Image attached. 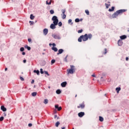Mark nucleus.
<instances>
[{
  "instance_id": "1",
  "label": "nucleus",
  "mask_w": 129,
  "mask_h": 129,
  "mask_svg": "<svg viewBox=\"0 0 129 129\" xmlns=\"http://www.w3.org/2000/svg\"><path fill=\"white\" fill-rule=\"evenodd\" d=\"M126 12V10H118L117 11H116L112 15V17L113 18V19H114L115 18H116V17H117V16H118V15H119L120 14H122V13H124Z\"/></svg>"
},
{
  "instance_id": "2",
  "label": "nucleus",
  "mask_w": 129,
  "mask_h": 129,
  "mask_svg": "<svg viewBox=\"0 0 129 129\" xmlns=\"http://www.w3.org/2000/svg\"><path fill=\"white\" fill-rule=\"evenodd\" d=\"M82 40L84 41H87V40H88V35L87 34H85L84 35H81L78 38V42H82Z\"/></svg>"
},
{
  "instance_id": "3",
  "label": "nucleus",
  "mask_w": 129,
  "mask_h": 129,
  "mask_svg": "<svg viewBox=\"0 0 129 129\" xmlns=\"http://www.w3.org/2000/svg\"><path fill=\"white\" fill-rule=\"evenodd\" d=\"M67 72L68 74H73L74 72H75V67L71 65V69L67 70Z\"/></svg>"
},
{
  "instance_id": "4",
  "label": "nucleus",
  "mask_w": 129,
  "mask_h": 129,
  "mask_svg": "<svg viewBox=\"0 0 129 129\" xmlns=\"http://www.w3.org/2000/svg\"><path fill=\"white\" fill-rule=\"evenodd\" d=\"M51 20L52 21H53V24H54V25H58L59 20H58L57 16H53Z\"/></svg>"
},
{
  "instance_id": "5",
  "label": "nucleus",
  "mask_w": 129,
  "mask_h": 129,
  "mask_svg": "<svg viewBox=\"0 0 129 129\" xmlns=\"http://www.w3.org/2000/svg\"><path fill=\"white\" fill-rule=\"evenodd\" d=\"M52 37H53V38L56 40H60V39H61V37H60V35H59V34H52Z\"/></svg>"
},
{
  "instance_id": "6",
  "label": "nucleus",
  "mask_w": 129,
  "mask_h": 129,
  "mask_svg": "<svg viewBox=\"0 0 129 129\" xmlns=\"http://www.w3.org/2000/svg\"><path fill=\"white\" fill-rule=\"evenodd\" d=\"M68 59L70 61H71V60H72V57L71 56H69V55H67L66 57L64 59V62H66V63H67V62H68Z\"/></svg>"
},
{
  "instance_id": "7",
  "label": "nucleus",
  "mask_w": 129,
  "mask_h": 129,
  "mask_svg": "<svg viewBox=\"0 0 129 129\" xmlns=\"http://www.w3.org/2000/svg\"><path fill=\"white\" fill-rule=\"evenodd\" d=\"M66 12V9H62L61 10V13L62 14V19L63 20L66 19V15H65V13Z\"/></svg>"
},
{
  "instance_id": "8",
  "label": "nucleus",
  "mask_w": 129,
  "mask_h": 129,
  "mask_svg": "<svg viewBox=\"0 0 129 129\" xmlns=\"http://www.w3.org/2000/svg\"><path fill=\"white\" fill-rule=\"evenodd\" d=\"M85 107V104H84V102H83L82 104H80L79 106H77L78 108H81L82 109H83Z\"/></svg>"
},
{
  "instance_id": "9",
  "label": "nucleus",
  "mask_w": 129,
  "mask_h": 129,
  "mask_svg": "<svg viewBox=\"0 0 129 129\" xmlns=\"http://www.w3.org/2000/svg\"><path fill=\"white\" fill-rule=\"evenodd\" d=\"M55 108H56V109H57L58 111H60V110L62 109V107H59V105L57 104L55 105Z\"/></svg>"
},
{
  "instance_id": "10",
  "label": "nucleus",
  "mask_w": 129,
  "mask_h": 129,
  "mask_svg": "<svg viewBox=\"0 0 129 129\" xmlns=\"http://www.w3.org/2000/svg\"><path fill=\"white\" fill-rule=\"evenodd\" d=\"M57 26V25H55L54 24H51L50 25V29H52V30H54V29H56V26Z\"/></svg>"
},
{
  "instance_id": "11",
  "label": "nucleus",
  "mask_w": 129,
  "mask_h": 129,
  "mask_svg": "<svg viewBox=\"0 0 129 129\" xmlns=\"http://www.w3.org/2000/svg\"><path fill=\"white\" fill-rule=\"evenodd\" d=\"M48 29L45 28L43 29V34L44 35H45V36H46V35L48 34Z\"/></svg>"
},
{
  "instance_id": "12",
  "label": "nucleus",
  "mask_w": 129,
  "mask_h": 129,
  "mask_svg": "<svg viewBox=\"0 0 129 129\" xmlns=\"http://www.w3.org/2000/svg\"><path fill=\"white\" fill-rule=\"evenodd\" d=\"M85 114V113L84 112H80L78 113V116L79 117H82Z\"/></svg>"
},
{
  "instance_id": "13",
  "label": "nucleus",
  "mask_w": 129,
  "mask_h": 129,
  "mask_svg": "<svg viewBox=\"0 0 129 129\" xmlns=\"http://www.w3.org/2000/svg\"><path fill=\"white\" fill-rule=\"evenodd\" d=\"M123 44V42H122V40L119 39L118 41V46H122Z\"/></svg>"
},
{
  "instance_id": "14",
  "label": "nucleus",
  "mask_w": 129,
  "mask_h": 129,
  "mask_svg": "<svg viewBox=\"0 0 129 129\" xmlns=\"http://www.w3.org/2000/svg\"><path fill=\"white\" fill-rule=\"evenodd\" d=\"M66 85H67V82H63L61 83V86L62 87H66Z\"/></svg>"
},
{
  "instance_id": "15",
  "label": "nucleus",
  "mask_w": 129,
  "mask_h": 129,
  "mask_svg": "<svg viewBox=\"0 0 129 129\" xmlns=\"http://www.w3.org/2000/svg\"><path fill=\"white\" fill-rule=\"evenodd\" d=\"M64 52L63 49H60L58 50V52L57 53V55H59V54H62Z\"/></svg>"
},
{
  "instance_id": "16",
  "label": "nucleus",
  "mask_w": 129,
  "mask_h": 129,
  "mask_svg": "<svg viewBox=\"0 0 129 129\" xmlns=\"http://www.w3.org/2000/svg\"><path fill=\"white\" fill-rule=\"evenodd\" d=\"M1 109L3 111H7V108L4 105L1 106Z\"/></svg>"
},
{
  "instance_id": "17",
  "label": "nucleus",
  "mask_w": 129,
  "mask_h": 129,
  "mask_svg": "<svg viewBox=\"0 0 129 129\" xmlns=\"http://www.w3.org/2000/svg\"><path fill=\"white\" fill-rule=\"evenodd\" d=\"M51 50H53L54 52H57L58 51V48L55 47H51Z\"/></svg>"
},
{
  "instance_id": "18",
  "label": "nucleus",
  "mask_w": 129,
  "mask_h": 129,
  "mask_svg": "<svg viewBox=\"0 0 129 129\" xmlns=\"http://www.w3.org/2000/svg\"><path fill=\"white\" fill-rule=\"evenodd\" d=\"M46 3V5H51V4H52V0H47Z\"/></svg>"
},
{
  "instance_id": "19",
  "label": "nucleus",
  "mask_w": 129,
  "mask_h": 129,
  "mask_svg": "<svg viewBox=\"0 0 129 129\" xmlns=\"http://www.w3.org/2000/svg\"><path fill=\"white\" fill-rule=\"evenodd\" d=\"M120 38L121 40H124V39H126V36L125 35H122L120 36Z\"/></svg>"
},
{
  "instance_id": "20",
  "label": "nucleus",
  "mask_w": 129,
  "mask_h": 129,
  "mask_svg": "<svg viewBox=\"0 0 129 129\" xmlns=\"http://www.w3.org/2000/svg\"><path fill=\"white\" fill-rule=\"evenodd\" d=\"M24 47L26 49H27L28 51H30V50H31V47L28 46V45H25Z\"/></svg>"
},
{
  "instance_id": "21",
  "label": "nucleus",
  "mask_w": 129,
  "mask_h": 129,
  "mask_svg": "<svg viewBox=\"0 0 129 129\" xmlns=\"http://www.w3.org/2000/svg\"><path fill=\"white\" fill-rule=\"evenodd\" d=\"M34 73H36L37 75H40V71L39 70H34Z\"/></svg>"
},
{
  "instance_id": "22",
  "label": "nucleus",
  "mask_w": 129,
  "mask_h": 129,
  "mask_svg": "<svg viewBox=\"0 0 129 129\" xmlns=\"http://www.w3.org/2000/svg\"><path fill=\"white\" fill-rule=\"evenodd\" d=\"M48 102H49V100H48V99H45L43 102L44 104H47Z\"/></svg>"
},
{
  "instance_id": "23",
  "label": "nucleus",
  "mask_w": 129,
  "mask_h": 129,
  "mask_svg": "<svg viewBox=\"0 0 129 129\" xmlns=\"http://www.w3.org/2000/svg\"><path fill=\"white\" fill-rule=\"evenodd\" d=\"M114 11V7H112L111 9H109V12H113Z\"/></svg>"
},
{
  "instance_id": "24",
  "label": "nucleus",
  "mask_w": 129,
  "mask_h": 129,
  "mask_svg": "<svg viewBox=\"0 0 129 129\" xmlns=\"http://www.w3.org/2000/svg\"><path fill=\"white\" fill-rule=\"evenodd\" d=\"M88 39H89L90 40L91 39V38H92V34H89L88 35Z\"/></svg>"
},
{
  "instance_id": "25",
  "label": "nucleus",
  "mask_w": 129,
  "mask_h": 129,
  "mask_svg": "<svg viewBox=\"0 0 129 129\" xmlns=\"http://www.w3.org/2000/svg\"><path fill=\"white\" fill-rule=\"evenodd\" d=\"M116 91H117V93H119V91H120V87L116 88Z\"/></svg>"
},
{
  "instance_id": "26",
  "label": "nucleus",
  "mask_w": 129,
  "mask_h": 129,
  "mask_svg": "<svg viewBox=\"0 0 129 129\" xmlns=\"http://www.w3.org/2000/svg\"><path fill=\"white\" fill-rule=\"evenodd\" d=\"M56 93L57 94H60V93H61V90H57L56 91Z\"/></svg>"
},
{
  "instance_id": "27",
  "label": "nucleus",
  "mask_w": 129,
  "mask_h": 129,
  "mask_svg": "<svg viewBox=\"0 0 129 129\" xmlns=\"http://www.w3.org/2000/svg\"><path fill=\"white\" fill-rule=\"evenodd\" d=\"M59 124H60V122L57 121L55 123V126L56 127H58V126H59Z\"/></svg>"
},
{
  "instance_id": "28",
  "label": "nucleus",
  "mask_w": 129,
  "mask_h": 129,
  "mask_svg": "<svg viewBox=\"0 0 129 129\" xmlns=\"http://www.w3.org/2000/svg\"><path fill=\"white\" fill-rule=\"evenodd\" d=\"M37 95V92H34L32 93V96H36Z\"/></svg>"
},
{
  "instance_id": "29",
  "label": "nucleus",
  "mask_w": 129,
  "mask_h": 129,
  "mask_svg": "<svg viewBox=\"0 0 129 129\" xmlns=\"http://www.w3.org/2000/svg\"><path fill=\"white\" fill-rule=\"evenodd\" d=\"M85 13L87 15V16H89V11H88V10H85Z\"/></svg>"
},
{
  "instance_id": "30",
  "label": "nucleus",
  "mask_w": 129,
  "mask_h": 129,
  "mask_svg": "<svg viewBox=\"0 0 129 129\" xmlns=\"http://www.w3.org/2000/svg\"><path fill=\"white\" fill-rule=\"evenodd\" d=\"M34 18H35V16H33V14H31L30 15V19H31V20H34Z\"/></svg>"
},
{
  "instance_id": "31",
  "label": "nucleus",
  "mask_w": 129,
  "mask_h": 129,
  "mask_svg": "<svg viewBox=\"0 0 129 129\" xmlns=\"http://www.w3.org/2000/svg\"><path fill=\"white\" fill-rule=\"evenodd\" d=\"M99 120H100V121H103V120H104L103 117H102L101 116H99Z\"/></svg>"
},
{
  "instance_id": "32",
  "label": "nucleus",
  "mask_w": 129,
  "mask_h": 129,
  "mask_svg": "<svg viewBox=\"0 0 129 129\" xmlns=\"http://www.w3.org/2000/svg\"><path fill=\"white\" fill-rule=\"evenodd\" d=\"M75 22L76 23H79V22H80V20H79V19L77 18L75 19Z\"/></svg>"
},
{
  "instance_id": "33",
  "label": "nucleus",
  "mask_w": 129,
  "mask_h": 129,
  "mask_svg": "<svg viewBox=\"0 0 129 129\" xmlns=\"http://www.w3.org/2000/svg\"><path fill=\"white\" fill-rule=\"evenodd\" d=\"M55 62H56V60H55V59H52L51 61V65H53V64H54V63H55Z\"/></svg>"
},
{
  "instance_id": "34",
  "label": "nucleus",
  "mask_w": 129,
  "mask_h": 129,
  "mask_svg": "<svg viewBox=\"0 0 129 129\" xmlns=\"http://www.w3.org/2000/svg\"><path fill=\"white\" fill-rule=\"evenodd\" d=\"M20 51L21 52H24V51H25V48L24 47H21L20 48Z\"/></svg>"
},
{
  "instance_id": "35",
  "label": "nucleus",
  "mask_w": 129,
  "mask_h": 129,
  "mask_svg": "<svg viewBox=\"0 0 129 129\" xmlns=\"http://www.w3.org/2000/svg\"><path fill=\"white\" fill-rule=\"evenodd\" d=\"M107 53V49L106 48L104 49V52H103V54H105Z\"/></svg>"
},
{
  "instance_id": "36",
  "label": "nucleus",
  "mask_w": 129,
  "mask_h": 129,
  "mask_svg": "<svg viewBox=\"0 0 129 129\" xmlns=\"http://www.w3.org/2000/svg\"><path fill=\"white\" fill-rule=\"evenodd\" d=\"M83 32V30L81 29L80 30H78V33H79V34H80L81 33H82Z\"/></svg>"
},
{
  "instance_id": "37",
  "label": "nucleus",
  "mask_w": 129,
  "mask_h": 129,
  "mask_svg": "<svg viewBox=\"0 0 129 129\" xmlns=\"http://www.w3.org/2000/svg\"><path fill=\"white\" fill-rule=\"evenodd\" d=\"M54 118H55L56 119H59V117H57V115H54Z\"/></svg>"
},
{
  "instance_id": "38",
  "label": "nucleus",
  "mask_w": 129,
  "mask_h": 129,
  "mask_svg": "<svg viewBox=\"0 0 129 129\" xmlns=\"http://www.w3.org/2000/svg\"><path fill=\"white\" fill-rule=\"evenodd\" d=\"M50 13L51 14V15H53V14H54V10H51L50 11Z\"/></svg>"
},
{
  "instance_id": "39",
  "label": "nucleus",
  "mask_w": 129,
  "mask_h": 129,
  "mask_svg": "<svg viewBox=\"0 0 129 129\" xmlns=\"http://www.w3.org/2000/svg\"><path fill=\"white\" fill-rule=\"evenodd\" d=\"M59 27H62V22H59L58 24Z\"/></svg>"
},
{
  "instance_id": "40",
  "label": "nucleus",
  "mask_w": 129,
  "mask_h": 129,
  "mask_svg": "<svg viewBox=\"0 0 129 129\" xmlns=\"http://www.w3.org/2000/svg\"><path fill=\"white\" fill-rule=\"evenodd\" d=\"M4 116H2L0 117V121H3L4 120Z\"/></svg>"
},
{
  "instance_id": "41",
  "label": "nucleus",
  "mask_w": 129,
  "mask_h": 129,
  "mask_svg": "<svg viewBox=\"0 0 129 129\" xmlns=\"http://www.w3.org/2000/svg\"><path fill=\"white\" fill-rule=\"evenodd\" d=\"M105 6H106V9H108V8H109L110 5L107 4H105Z\"/></svg>"
},
{
  "instance_id": "42",
  "label": "nucleus",
  "mask_w": 129,
  "mask_h": 129,
  "mask_svg": "<svg viewBox=\"0 0 129 129\" xmlns=\"http://www.w3.org/2000/svg\"><path fill=\"white\" fill-rule=\"evenodd\" d=\"M40 73L41 74H44V72L43 71V69H40Z\"/></svg>"
},
{
  "instance_id": "43",
  "label": "nucleus",
  "mask_w": 129,
  "mask_h": 129,
  "mask_svg": "<svg viewBox=\"0 0 129 129\" xmlns=\"http://www.w3.org/2000/svg\"><path fill=\"white\" fill-rule=\"evenodd\" d=\"M28 41L29 43H31V42H32V39L31 38H28Z\"/></svg>"
},
{
  "instance_id": "44",
  "label": "nucleus",
  "mask_w": 129,
  "mask_h": 129,
  "mask_svg": "<svg viewBox=\"0 0 129 129\" xmlns=\"http://www.w3.org/2000/svg\"><path fill=\"white\" fill-rule=\"evenodd\" d=\"M20 80H21V81H24V80H25L24 78H23L22 77H20Z\"/></svg>"
},
{
  "instance_id": "45",
  "label": "nucleus",
  "mask_w": 129,
  "mask_h": 129,
  "mask_svg": "<svg viewBox=\"0 0 129 129\" xmlns=\"http://www.w3.org/2000/svg\"><path fill=\"white\" fill-rule=\"evenodd\" d=\"M68 23H69V24H70V23H72V20L69 19L68 21Z\"/></svg>"
},
{
  "instance_id": "46",
  "label": "nucleus",
  "mask_w": 129,
  "mask_h": 129,
  "mask_svg": "<svg viewBox=\"0 0 129 129\" xmlns=\"http://www.w3.org/2000/svg\"><path fill=\"white\" fill-rule=\"evenodd\" d=\"M44 73H45V74H46V75H48V76H49V74L48 73V72L44 71Z\"/></svg>"
},
{
  "instance_id": "47",
  "label": "nucleus",
  "mask_w": 129,
  "mask_h": 129,
  "mask_svg": "<svg viewBox=\"0 0 129 129\" xmlns=\"http://www.w3.org/2000/svg\"><path fill=\"white\" fill-rule=\"evenodd\" d=\"M32 125H33V124L32 123H29L28 124V126H29V127L32 126Z\"/></svg>"
},
{
  "instance_id": "48",
  "label": "nucleus",
  "mask_w": 129,
  "mask_h": 129,
  "mask_svg": "<svg viewBox=\"0 0 129 129\" xmlns=\"http://www.w3.org/2000/svg\"><path fill=\"white\" fill-rule=\"evenodd\" d=\"M34 82H35V81L34 80H32L31 81V84H34Z\"/></svg>"
},
{
  "instance_id": "49",
  "label": "nucleus",
  "mask_w": 129,
  "mask_h": 129,
  "mask_svg": "<svg viewBox=\"0 0 129 129\" xmlns=\"http://www.w3.org/2000/svg\"><path fill=\"white\" fill-rule=\"evenodd\" d=\"M29 23H30V25L32 26L33 25V22L32 21H29Z\"/></svg>"
},
{
  "instance_id": "50",
  "label": "nucleus",
  "mask_w": 129,
  "mask_h": 129,
  "mask_svg": "<svg viewBox=\"0 0 129 129\" xmlns=\"http://www.w3.org/2000/svg\"><path fill=\"white\" fill-rule=\"evenodd\" d=\"M22 55H26V52H22Z\"/></svg>"
},
{
  "instance_id": "51",
  "label": "nucleus",
  "mask_w": 129,
  "mask_h": 129,
  "mask_svg": "<svg viewBox=\"0 0 129 129\" xmlns=\"http://www.w3.org/2000/svg\"><path fill=\"white\" fill-rule=\"evenodd\" d=\"M52 46H53V47H55V46H56V44L52 43Z\"/></svg>"
},
{
  "instance_id": "52",
  "label": "nucleus",
  "mask_w": 129,
  "mask_h": 129,
  "mask_svg": "<svg viewBox=\"0 0 129 129\" xmlns=\"http://www.w3.org/2000/svg\"><path fill=\"white\" fill-rule=\"evenodd\" d=\"M27 62V60L26 59L23 60V62L26 63Z\"/></svg>"
},
{
  "instance_id": "53",
  "label": "nucleus",
  "mask_w": 129,
  "mask_h": 129,
  "mask_svg": "<svg viewBox=\"0 0 129 129\" xmlns=\"http://www.w3.org/2000/svg\"><path fill=\"white\" fill-rule=\"evenodd\" d=\"M126 61H128V57H126Z\"/></svg>"
},
{
  "instance_id": "54",
  "label": "nucleus",
  "mask_w": 129,
  "mask_h": 129,
  "mask_svg": "<svg viewBox=\"0 0 129 129\" xmlns=\"http://www.w3.org/2000/svg\"><path fill=\"white\" fill-rule=\"evenodd\" d=\"M92 77H95V75L94 74L93 75H92Z\"/></svg>"
},
{
  "instance_id": "55",
  "label": "nucleus",
  "mask_w": 129,
  "mask_h": 129,
  "mask_svg": "<svg viewBox=\"0 0 129 129\" xmlns=\"http://www.w3.org/2000/svg\"><path fill=\"white\" fill-rule=\"evenodd\" d=\"M49 46H52V43H49Z\"/></svg>"
},
{
  "instance_id": "56",
  "label": "nucleus",
  "mask_w": 129,
  "mask_h": 129,
  "mask_svg": "<svg viewBox=\"0 0 129 129\" xmlns=\"http://www.w3.org/2000/svg\"><path fill=\"white\" fill-rule=\"evenodd\" d=\"M8 70V68H5V71H7Z\"/></svg>"
},
{
  "instance_id": "57",
  "label": "nucleus",
  "mask_w": 129,
  "mask_h": 129,
  "mask_svg": "<svg viewBox=\"0 0 129 129\" xmlns=\"http://www.w3.org/2000/svg\"><path fill=\"white\" fill-rule=\"evenodd\" d=\"M61 129H65V127H62Z\"/></svg>"
},
{
  "instance_id": "58",
  "label": "nucleus",
  "mask_w": 129,
  "mask_h": 129,
  "mask_svg": "<svg viewBox=\"0 0 129 129\" xmlns=\"http://www.w3.org/2000/svg\"><path fill=\"white\" fill-rule=\"evenodd\" d=\"M75 97H77V95H76Z\"/></svg>"
},
{
  "instance_id": "59",
  "label": "nucleus",
  "mask_w": 129,
  "mask_h": 129,
  "mask_svg": "<svg viewBox=\"0 0 129 129\" xmlns=\"http://www.w3.org/2000/svg\"><path fill=\"white\" fill-rule=\"evenodd\" d=\"M73 129H74V128H73Z\"/></svg>"
}]
</instances>
